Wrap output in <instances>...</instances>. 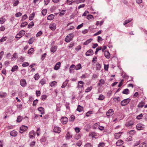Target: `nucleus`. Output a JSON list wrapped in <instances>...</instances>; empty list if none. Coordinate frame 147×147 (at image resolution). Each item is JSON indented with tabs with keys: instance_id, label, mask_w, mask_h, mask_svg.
<instances>
[{
	"instance_id": "obj_28",
	"label": "nucleus",
	"mask_w": 147,
	"mask_h": 147,
	"mask_svg": "<svg viewBox=\"0 0 147 147\" xmlns=\"http://www.w3.org/2000/svg\"><path fill=\"white\" fill-rule=\"evenodd\" d=\"M55 17V16L51 14L49 16L47 17V20H51L53 19Z\"/></svg>"
},
{
	"instance_id": "obj_56",
	"label": "nucleus",
	"mask_w": 147,
	"mask_h": 147,
	"mask_svg": "<svg viewBox=\"0 0 147 147\" xmlns=\"http://www.w3.org/2000/svg\"><path fill=\"white\" fill-rule=\"evenodd\" d=\"M143 117V115L142 114H141L140 115H138L136 117V119H142Z\"/></svg>"
},
{
	"instance_id": "obj_27",
	"label": "nucleus",
	"mask_w": 147,
	"mask_h": 147,
	"mask_svg": "<svg viewBox=\"0 0 147 147\" xmlns=\"http://www.w3.org/2000/svg\"><path fill=\"white\" fill-rule=\"evenodd\" d=\"M6 95L7 94L5 92H2L0 93V97L2 98L5 97Z\"/></svg>"
},
{
	"instance_id": "obj_20",
	"label": "nucleus",
	"mask_w": 147,
	"mask_h": 147,
	"mask_svg": "<svg viewBox=\"0 0 147 147\" xmlns=\"http://www.w3.org/2000/svg\"><path fill=\"white\" fill-rule=\"evenodd\" d=\"M76 110L79 112H81L83 110V107L80 105H78Z\"/></svg>"
},
{
	"instance_id": "obj_11",
	"label": "nucleus",
	"mask_w": 147,
	"mask_h": 147,
	"mask_svg": "<svg viewBox=\"0 0 147 147\" xmlns=\"http://www.w3.org/2000/svg\"><path fill=\"white\" fill-rule=\"evenodd\" d=\"M94 54V52L92 49H90L87 51L86 53V55L87 56L92 55Z\"/></svg>"
},
{
	"instance_id": "obj_33",
	"label": "nucleus",
	"mask_w": 147,
	"mask_h": 147,
	"mask_svg": "<svg viewBox=\"0 0 147 147\" xmlns=\"http://www.w3.org/2000/svg\"><path fill=\"white\" fill-rule=\"evenodd\" d=\"M23 117L20 116H19L18 117L17 119V122H20L22 120Z\"/></svg>"
},
{
	"instance_id": "obj_47",
	"label": "nucleus",
	"mask_w": 147,
	"mask_h": 147,
	"mask_svg": "<svg viewBox=\"0 0 147 147\" xmlns=\"http://www.w3.org/2000/svg\"><path fill=\"white\" fill-rule=\"evenodd\" d=\"M40 141L42 142H45L46 141V137L45 135L42 137V138L40 139Z\"/></svg>"
},
{
	"instance_id": "obj_44",
	"label": "nucleus",
	"mask_w": 147,
	"mask_h": 147,
	"mask_svg": "<svg viewBox=\"0 0 147 147\" xmlns=\"http://www.w3.org/2000/svg\"><path fill=\"white\" fill-rule=\"evenodd\" d=\"M87 18L88 20H90L91 19H93L94 17L92 15H89L87 16Z\"/></svg>"
},
{
	"instance_id": "obj_46",
	"label": "nucleus",
	"mask_w": 147,
	"mask_h": 147,
	"mask_svg": "<svg viewBox=\"0 0 147 147\" xmlns=\"http://www.w3.org/2000/svg\"><path fill=\"white\" fill-rule=\"evenodd\" d=\"M34 77L35 80H38L39 78V76L38 74H36L35 75Z\"/></svg>"
},
{
	"instance_id": "obj_19",
	"label": "nucleus",
	"mask_w": 147,
	"mask_h": 147,
	"mask_svg": "<svg viewBox=\"0 0 147 147\" xmlns=\"http://www.w3.org/2000/svg\"><path fill=\"white\" fill-rule=\"evenodd\" d=\"M72 135L70 134L69 132H68L66 134L65 137L66 139L69 140L72 137Z\"/></svg>"
},
{
	"instance_id": "obj_2",
	"label": "nucleus",
	"mask_w": 147,
	"mask_h": 147,
	"mask_svg": "<svg viewBox=\"0 0 147 147\" xmlns=\"http://www.w3.org/2000/svg\"><path fill=\"white\" fill-rule=\"evenodd\" d=\"M25 33V32L24 30H22L19 32L17 34L16 36V38L19 39L20 38L23 36Z\"/></svg>"
},
{
	"instance_id": "obj_34",
	"label": "nucleus",
	"mask_w": 147,
	"mask_h": 147,
	"mask_svg": "<svg viewBox=\"0 0 147 147\" xmlns=\"http://www.w3.org/2000/svg\"><path fill=\"white\" fill-rule=\"evenodd\" d=\"M6 20L3 17L0 18V23L1 24H3Z\"/></svg>"
},
{
	"instance_id": "obj_14",
	"label": "nucleus",
	"mask_w": 147,
	"mask_h": 147,
	"mask_svg": "<svg viewBox=\"0 0 147 147\" xmlns=\"http://www.w3.org/2000/svg\"><path fill=\"white\" fill-rule=\"evenodd\" d=\"M49 28L52 30H55L56 28V25L55 23L51 24L49 26Z\"/></svg>"
},
{
	"instance_id": "obj_50",
	"label": "nucleus",
	"mask_w": 147,
	"mask_h": 147,
	"mask_svg": "<svg viewBox=\"0 0 147 147\" xmlns=\"http://www.w3.org/2000/svg\"><path fill=\"white\" fill-rule=\"evenodd\" d=\"M75 116L74 115H71L70 117L69 120L70 121H73L75 119Z\"/></svg>"
},
{
	"instance_id": "obj_15",
	"label": "nucleus",
	"mask_w": 147,
	"mask_h": 147,
	"mask_svg": "<svg viewBox=\"0 0 147 147\" xmlns=\"http://www.w3.org/2000/svg\"><path fill=\"white\" fill-rule=\"evenodd\" d=\"M123 143V142L121 140H118L116 143V145L117 146H120Z\"/></svg>"
},
{
	"instance_id": "obj_37",
	"label": "nucleus",
	"mask_w": 147,
	"mask_h": 147,
	"mask_svg": "<svg viewBox=\"0 0 147 147\" xmlns=\"http://www.w3.org/2000/svg\"><path fill=\"white\" fill-rule=\"evenodd\" d=\"M133 19L132 18L129 19V20H126L124 22V23H123V25H124L126 24L127 23L130 22L131 20H132Z\"/></svg>"
},
{
	"instance_id": "obj_10",
	"label": "nucleus",
	"mask_w": 147,
	"mask_h": 147,
	"mask_svg": "<svg viewBox=\"0 0 147 147\" xmlns=\"http://www.w3.org/2000/svg\"><path fill=\"white\" fill-rule=\"evenodd\" d=\"M20 84L23 87H25L26 85V80L24 79H22L20 81Z\"/></svg>"
},
{
	"instance_id": "obj_58",
	"label": "nucleus",
	"mask_w": 147,
	"mask_h": 147,
	"mask_svg": "<svg viewBox=\"0 0 147 147\" xmlns=\"http://www.w3.org/2000/svg\"><path fill=\"white\" fill-rule=\"evenodd\" d=\"M92 145L89 143L86 144L85 146V147H92Z\"/></svg>"
},
{
	"instance_id": "obj_64",
	"label": "nucleus",
	"mask_w": 147,
	"mask_h": 147,
	"mask_svg": "<svg viewBox=\"0 0 147 147\" xmlns=\"http://www.w3.org/2000/svg\"><path fill=\"white\" fill-rule=\"evenodd\" d=\"M42 34V32L41 31H40L38 32L36 34V36L37 37L41 35Z\"/></svg>"
},
{
	"instance_id": "obj_41",
	"label": "nucleus",
	"mask_w": 147,
	"mask_h": 147,
	"mask_svg": "<svg viewBox=\"0 0 147 147\" xmlns=\"http://www.w3.org/2000/svg\"><path fill=\"white\" fill-rule=\"evenodd\" d=\"M128 133L131 135H133L136 133V131L134 130H131L128 132Z\"/></svg>"
},
{
	"instance_id": "obj_36",
	"label": "nucleus",
	"mask_w": 147,
	"mask_h": 147,
	"mask_svg": "<svg viewBox=\"0 0 147 147\" xmlns=\"http://www.w3.org/2000/svg\"><path fill=\"white\" fill-rule=\"evenodd\" d=\"M68 82V80H66L63 83V84L61 86L62 88H64L67 85Z\"/></svg>"
},
{
	"instance_id": "obj_55",
	"label": "nucleus",
	"mask_w": 147,
	"mask_h": 147,
	"mask_svg": "<svg viewBox=\"0 0 147 147\" xmlns=\"http://www.w3.org/2000/svg\"><path fill=\"white\" fill-rule=\"evenodd\" d=\"M113 99L115 101H120V98L119 97H115L113 98Z\"/></svg>"
},
{
	"instance_id": "obj_8",
	"label": "nucleus",
	"mask_w": 147,
	"mask_h": 147,
	"mask_svg": "<svg viewBox=\"0 0 147 147\" xmlns=\"http://www.w3.org/2000/svg\"><path fill=\"white\" fill-rule=\"evenodd\" d=\"M29 135L30 138H34L36 136V132L34 131H32L29 132Z\"/></svg>"
},
{
	"instance_id": "obj_48",
	"label": "nucleus",
	"mask_w": 147,
	"mask_h": 147,
	"mask_svg": "<svg viewBox=\"0 0 147 147\" xmlns=\"http://www.w3.org/2000/svg\"><path fill=\"white\" fill-rule=\"evenodd\" d=\"M105 144V143L104 142L100 143L98 145V147H104Z\"/></svg>"
},
{
	"instance_id": "obj_30",
	"label": "nucleus",
	"mask_w": 147,
	"mask_h": 147,
	"mask_svg": "<svg viewBox=\"0 0 147 147\" xmlns=\"http://www.w3.org/2000/svg\"><path fill=\"white\" fill-rule=\"evenodd\" d=\"M145 104V103L142 101H141L140 102L139 104L138 105V107L139 108H142Z\"/></svg>"
},
{
	"instance_id": "obj_52",
	"label": "nucleus",
	"mask_w": 147,
	"mask_h": 147,
	"mask_svg": "<svg viewBox=\"0 0 147 147\" xmlns=\"http://www.w3.org/2000/svg\"><path fill=\"white\" fill-rule=\"evenodd\" d=\"M29 65V63L28 62H24L22 65V66L23 67H26L28 66Z\"/></svg>"
},
{
	"instance_id": "obj_16",
	"label": "nucleus",
	"mask_w": 147,
	"mask_h": 147,
	"mask_svg": "<svg viewBox=\"0 0 147 147\" xmlns=\"http://www.w3.org/2000/svg\"><path fill=\"white\" fill-rule=\"evenodd\" d=\"M105 57L107 59H109L110 57V54L109 52L107 51H105L104 52Z\"/></svg>"
},
{
	"instance_id": "obj_4",
	"label": "nucleus",
	"mask_w": 147,
	"mask_h": 147,
	"mask_svg": "<svg viewBox=\"0 0 147 147\" xmlns=\"http://www.w3.org/2000/svg\"><path fill=\"white\" fill-rule=\"evenodd\" d=\"M134 123V122L133 121L130 120L128 121L125 124V126L127 127H131Z\"/></svg>"
},
{
	"instance_id": "obj_29",
	"label": "nucleus",
	"mask_w": 147,
	"mask_h": 147,
	"mask_svg": "<svg viewBox=\"0 0 147 147\" xmlns=\"http://www.w3.org/2000/svg\"><path fill=\"white\" fill-rule=\"evenodd\" d=\"M105 82V81L103 79H101L99 81V82L98 84V86H101Z\"/></svg>"
},
{
	"instance_id": "obj_9",
	"label": "nucleus",
	"mask_w": 147,
	"mask_h": 147,
	"mask_svg": "<svg viewBox=\"0 0 147 147\" xmlns=\"http://www.w3.org/2000/svg\"><path fill=\"white\" fill-rule=\"evenodd\" d=\"M68 121V119L66 117H63L61 119V121L63 124H65Z\"/></svg>"
},
{
	"instance_id": "obj_61",
	"label": "nucleus",
	"mask_w": 147,
	"mask_h": 147,
	"mask_svg": "<svg viewBox=\"0 0 147 147\" xmlns=\"http://www.w3.org/2000/svg\"><path fill=\"white\" fill-rule=\"evenodd\" d=\"M42 14L43 16H45L46 15V9H43L42 11Z\"/></svg>"
},
{
	"instance_id": "obj_39",
	"label": "nucleus",
	"mask_w": 147,
	"mask_h": 147,
	"mask_svg": "<svg viewBox=\"0 0 147 147\" xmlns=\"http://www.w3.org/2000/svg\"><path fill=\"white\" fill-rule=\"evenodd\" d=\"M34 25V23L33 22H31L28 25V28H31Z\"/></svg>"
},
{
	"instance_id": "obj_21",
	"label": "nucleus",
	"mask_w": 147,
	"mask_h": 147,
	"mask_svg": "<svg viewBox=\"0 0 147 147\" xmlns=\"http://www.w3.org/2000/svg\"><path fill=\"white\" fill-rule=\"evenodd\" d=\"M57 46H53L51 49V52L54 53L57 50Z\"/></svg>"
},
{
	"instance_id": "obj_63",
	"label": "nucleus",
	"mask_w": 147,
	"mask_h": 147,
	"mask_svg": "<svg viewBox=\"0 0 147 147\" xmlns=\"http://www.w3.org/2000/svg\"><path fill=\"white\" fill-rule=\"evenodd\" d=\"M132 139V137L131 136H129L128 138H126V140L127 141H131Z\"/></svg>"
},
{
	"instance_id": "obj_60",
	"label": "nucleus",
	"mask_w": 147,
	"mask_h": 147,
	"mask_svg": "<svg viewBox=\"0 0 147 147\" xmlns=\"http://www.w3.org/2000/svg\"><path fill=\"white\" fill-rule=\"evenodd\" d=\"M65 11L64 10H62L59 13V16H61L64 15L65 13Z\"/></svg>"
},
{
	"instance_id": "obj_3",
	"label": "nucleus",
	"mask_w": 147,
	"mask_h": 147,
	"mask_svg": "<svg viewBox=\"0 0 147 147\" xmlns=\"http://www.w3.org/2000/svg\"><path fill=\"white\" fill-rule=\"evenodd\" d=\"M131 99L129 98L125 99L121 101V105L124 106L127 105L130 101Z\"/></svg>"
},
{
	"instance_id": "obj_6",
	"label": "nucleus",
	"mask_w": 147,
	"mask_h": 147,
	"mask_svg": "<svg viewBox=\"0 0 147 147\" xmlns=\"http://www.w3.org/2000/svg\"><path fill=\"white\" fill-rule=\"evenodd\" d=\"M114 112L113 109H110L107 112L106 115L108 117H111L113 114Z\"/></svg>"
},
{
	"instance_id": "obj_17",
	"label": "nucleus",
	"mask_w": 147,
	"mask_h": 147,
	"mask_svg": "<svg viewBox=\"0 0 147 147\" xmlns=\"http://www.w3.org/2000/svg\"><path fill=\"white\" fill-rule=\"evenodd\" d=\"M122 133V132H119L118 133L115 134L114 135L115 138L116 139L119 138L121 135Z\"/></svg>"
},
{
	"instance_id": "obj_32",
	"label": "nucleus",
	"mask_w": 147,
	"mask_h": 147,
	"mask_svg": "<svg viewBox=\"0 0 147 147\" xmlns=\"http://www.w3.org/2000/svg\"><path fill=\"white\" fill-rule=\"evenodd\" d=\"M92 40V38H90L89 39H88L84 43V45H87L89 43L91 42Z\"/></svg>"
},
{
	"instance_id": "obj_45",
	"label": "nucleus",
	"mask_w": 147,
	"mask_h": 147,
	"mask_svg": "<svg viewBox=\"0 0 147 147\" xmlns=\"http://www.w3.org/2000/svg\"><path fill=\"white\" fill-rule=\"evenodd\" d=\"M28 18V17L26 14H25L24 16H22L21 18L22 21H23L26 19Z\"/></svg>"
},
{
	"instance_id": "obj_7",
	"label": "nucleus",
	"mask_w": 147,
	"mask_h": 147,
	"mask_svg": "<svg viewBox=\"0 0 147 147\" xmlns=\"http://www.w3.org/2000/svg\"><path fill=\"white\" fill-rule=\"evenodd\" d=\"M28 129L27 126L24 125H22L20 127V132L22 133L26 130Z\"/></svg>"
},
{
	"instance_id": "obj_26",
	"label": "nucleus",
	"mask_w": 147,
	"mask_h": 147,
	"mask_svg": "<svg viewBox=\"0 0 147 147\" xmlns=\"http://www.w3.org/2000/svg\"><path fill=\"white\" fill-rule=\"evenodd\" d=\"M82 68L81 65L79 63L78 65L75 66V69L76 70H78Z\"/></svg>"
},
{
	"instance_id": "obj_12",
	"label": "nucleus",
	"mask_w": 147,
	"mask_h": 147,
	"mask_svg": "<svg viewBox=\"0 0 147 147\" xmlns=\"http://www.w3.org/2000/svg\"><path fill=\"white\" fill-rule=\"evenodd\" d=\"M53 131L55 132L59 133L61 131V128L58 127H55L53 129Z\"/></svg>"
},
{
	"instance_id": "obj_18",
	"label": "nucleus",
	"mask_w": 147,
	"mask_h": 147,
	"mask_svg": "<svg viewBox=\"0 0 147 147\" xmlns=\"http://www.w3.org/2000/svg\"><path fill=\"white\" fill-rule=\"evenodd\" d=\"M61 66V63L60 62L57 63L54 67V69L55 70H58Z\"/></svg>"
},
{
	"instance_id": "obj_24",
	"label": "nucleus",
	"mask_w": 147,
	"mask_h": 147,
	"mask_svg": "<svg viewBox=\"0 0 147 147\" xmlns=\"http://www.w3.org/2000/svg\"><path fill=\"white\" fill-rule=\"evenodd\" d=\"M34 16H35V13L34 12H33L32 13L30 14L29 17V20H32L34 18Z\"/></svg>"
},
{
	"instance_id": "obj_40",
	"label": "nucleus",
	"mask_w": 147,
	"mask_h": 147,
	"mask_svg": "<svg viewBox=\"0 0 147 147\" xmlns=\"http://www.w3.org/2000/svg\"><path fill=\"white\" fill-rule=\"evenodd\" d=\"M28 24V23L27 22H22L21 24V27H24L26 26Z\"/></svg>"
},
{
	"instance_id": "obj_5",
	"label": "nucleus",
	"mask_w": 147,
	"mask_h": 147,
	"mask_svg": "<svg viewBox=\"0 0 147 147\" xmlns=\"http://www.w3.org/2000/svg\"><path fill=\"white\" fill-rule=\"evenodd\" d=\"M136 128L138 130H143L145 128V125L141 123H138L136 125Z\"/></svg>"
},
{
	"instance_id": "obj_25",
	"label": "nucleus",
	"mask_w": 147,
	"mask_h": 147,
	"mask_svg": "<svg viewBox=\"0 0 147 147\" xmlns=\"http://www.w3.org/2000/svg\"><path fill=\"white\" fill-rule=\"evenodd\" d=\"M34 50L33 48H31L29 49L28 51V53L29 54L31 55L34 52Z\"/></svg>"
},
{
	"instance_id": "obj_62",
	"label": "nucleus",
	"mask_w": 147,
	"mask_h": 147,
	"mask_svg": "<svg viewBox=\"0 0 147 147\" xmlns=\"http://www.w3.org/2000/svg\"><path fill=\"white\" fill-rule=\"evenodd\" d=\"M75 129L76 132L77 133H78L80 131V129L79 127H76L75 128Z\"/></svg>"
},
{
	"instance_id": "obj_35",
	"label": "nucleus",
	"mask_w": 147,
	"mask_h": 147,
	"mask_svg": "<svg viewBox=\"0 0 147 147\" xmlns=\"http://www.w3.org/2000/svg\"><path fill=\"white\" fill-rule=\"evenodd\" d=\"M13 5L14 7L17 6L19 3V1L18 0L14 1L13 2Z\"/></svg>"
},
{
	"instance_id": "obj_43",
	"label": "nucleus",
	"mask_w": 147,
	"mask_h": 147,
	"mask_svg": "<svg viewBox=\"0 0 147 147\" xmlns=\"http://www.w3.org/2000/svg\"><path fill=\"white\" fill-rule=\"evenodd\" d=\"M34 40V39L33 38H31L28 40V43L30 44L32 43Z\"/></svg>"
},
{
	"instance_id": "obj_49",
	"label": "nucleus",
	"mask_w": 147,
	"mask_h": 147,
	"mask_svg": "<svg viewBox=\"0 0 147 147\" xmlns=\"http://www.w3.org/2000/svg\"><path fill=\"white\" fill-rule=\"evenodd\" d=\"M92 87L90 86L88 87L85 90V92H88L90 91L92 89Z\"/></svg>"
},
{
	"instance_id": "obj_1",
	"label": "nucleus",
	"mask_w": 147,
	"mask_h": 147,
	"mask_svg": "<svg viewBox=\"0 0 147 147\" xmlns=\"http://www.w3.org/2000/svg\"><path fill=\"white\" fill-rule=\"evenodd\" d=\"M74 36V34L72 33L69 34L65 38V41L66 42H69L71 41Z\"/></svg>"
},
{
	"instance_id": "obj_23",
	"label": "nucleus",
	"mask_w": 147,
	"mask_h": 147,
	"mask_svg": "<svg viewBox=\"0 0 147 147\" xmlns=\"http://www.w3.org/2000/svg\"><path fill=\"white\" fill-rule=\"evenodd\" d=\"M122 93L123 94H128L129 93V91L127 88L125 89L123 91Z\"/></svg>"
},
{
	"instance_id": "obj_53",
	"label": "nucleus",
	"mask_w": 147,
	"mask_h": 147,
	"mask_svg": "<svg viewBox=\"0 0 147 147\" xmlns=\"http://www.w3.org/2000/svg\"><path fill=\"white\" fill-rule=\"evenodd\" d=\"M57 82L55 81L51 82L50 83V85L51 86H53L55 85L56 84Z\"/></svg>"
},
{
	"instance_id": "obj_57",
	"label": "nucleus",
	"mask_w": 147,
	"mask_h": 147,
	"mask_svg": "<svg viewBox=\"0 0 147 147\" xmlns=\"http://www.w3.org/2000/svg\"><path fill=\"white\" fill-rule=\"evenodd\" d=\"M40 83L42 85H43L44 84H45L46 83V81L45 80V79H42V80L40 81Z\"/></svg>"
},
{
	"instance_id": "obj_38",
	"label": "nucleus",
	"mask_w": 147,
	"mask_h": 147,
	"mask_svg": "<svg viewBox=\"0 0 147 147\" xmlns=\"http://www.w3.org/2000/svg\"><path fill=\"white\" fill-rule=\"evenodd\" d=\"M38 110L40 112L41 114H43L44 112L43 108L42 107H40L38 109Z\"/></svg>"
},
{
	"instance_id": "obj_31",
	"label": "nucleus",
	"mask_w": 147,
	"mask_h": 147,
	"mask_svg": "<svg viewBox=\"0 0 147 147\" xmlns=\"http://www.w3.org/2000/svg\"><path fill=\"white\" fill-rule=\"evenodd\" d=\"M139 147H147V144L145 142H143L140 144Z\"/></svg>"
},
{
	"instance_id": "obj_51",
	"label": "nucleus",
	"mask_w": 147,
	"mask_h": 147,
	"mask_svg": "<svg viewBox=\"0 0 147 147\" xmlns=\"http://www.w3.org/2000/svg\"><path fill=\"white\" fill-rule=\"evenodd\" d=\"M7 39V37L6 36H3L1 39L0 40V42H3L6 40Z\"/></svg>"
},
{
	"instance_id": "obj_59",
	"label": "nucleus",
	"mask_w": 147,
	"mask_h": 147,
	"mask_svg": "<svg viewBox=\"0 0 147 147\" xmlns=\"http://www.w3.org/2000/svg\"><path fill=\"white\" fill-rule=\"evenodd\" d=\"M18 57V56L17 55V54L16 53H14L13 54V57L12 58V59L13 60L14 58H17Z\"/></svg>"
},
{
	"instance_id": "obj_42",
	"label": "nucleus",
	"mask_w": 147,
	"mask_h": 147,
	"mask_svg": "<svg viewBox=\"0 0 147 147\" xmlns=\"http://www.w3.org/2000/svg\"><path fill=\"white\" fill-rule=\"evenodd\" d=\"M105 98V96L102 94H101L100 95L99 98L98 99L99 100H102Z\"/></svg>"
},
{
	"instance_id": "obj_13",
	"label": "nucleus",
	"mask_w": 147,
	"mask_h": 147,
	"mask_svg": "<svg viewBox=\"0 0 147 147\" xmlns=\"http://www.w3.org/2000/svg\"><path fill=\"white\" fill-rule=\"evenodd\" d=\"M10 134L11 136L15 137L17 135L18 132L15 130H13L10 132Z\"/></svg>"
},
{
	"instance_id": "obj_54",
	"label": "nucleus",
	"mask_w": 147,
	"mask_h": 147,
	"mask_svg": "<svg viewBox=\"0 0 147 147\" xmlns=\"http://www.w3.org/2000/svg\"><path fill=\"white\" fill-rule=\"evenodd\" d=\"M22 15V13L20 12H18L16 13L15 14V16L16 17H19L21 16Z\"/></svg>"
},
{
	"instance_id": "obj_22",
	"label": "nucleus",
	"mask_w": 147,
	"mask_h": 147,
	"mask_svg": "<svg viewBox=\"0 0 147 147\" xmlns=\"http://www.w3.org/2000/svg\"><path fill=\"white\" fill-rule=\"evenodd\" d=\"M18 69V66L17 65H15L13 66L11 69V71L12 72H14L16 71H17Z\"/></svg>"
}]
</instances>
